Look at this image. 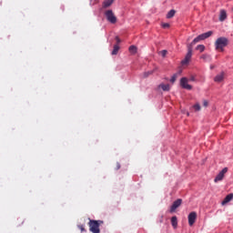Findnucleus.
Returning a JSON list of instances; mask_svg holds the SVG:
<instances>
[{
    "instance_id": "4",
    "label": "nucleus",
    "mask_w": 233,
    "mask_h": 233,
    "mask_svg": "<svg viewBox=\"0 0 233 233\" xmlns=\"http://www.w3.org/2000/svg\"><path fill=\"white\" fill-rule=\"evenodd\" d=\"M105 15L106 17V20L111 23V25H116L117 23V17H116V15H114V11L112 10H106L105 12Z\"/></svg>"
},
{
    "instance_id": "15",
    "label": "nucleus",
    "mask_w": 233,
    "mask_h": 233,
    "mask_svg": "<svg viewBox=\"0 0 233 233\" xmlns=\"http://www.w3.org/2000/svg\"><path fill=\"white\" fill-rule=\"evenodd\" d=\"M200 59H203L206 63H210V61H212V57H210L209 55H202Z\"/></svg>"
},
{
    "instance_id": "1",
    "label": "nucleus",
    "mask_w": 233,
    "mask_h": 233,
    "mask_svg": "<svg viewBox=\"0 0 233 233\" xmlns=\"http://www.w3.org/2000/svg\"><path fill=\"white\" fill-rule=\"evenodd\" d=\"M228 46V38L225 36L218 37L215 41V48L219 52H223V50H225V47Z\"/></svg>"
},
{
    "instance_id": "6",
    "label": "nucleus",
    "mask_w": 233,
    "mask_h": 233,
    "mask_svg": "<svg viewBox=\"0 0 233 233\" xmlns=\"http://www.w3.org/2000/svg\"><path fill=\"white\" fill-rule=\"evenodd\" d=\"M187 219H188L189 227H192L194 225V223H196V219H198V213H196V211H192L187 216Z\"/></svg>"
},
{
    "instance_id": "32",
    "label": "nucleus",
    "mask_w": 233,
    "mask_h": 233,
    "mask_svg": "<svg viewBox=\"0 0 233 233\" xmlns=\"http://www.w3.org/2000/svg\"><path fill=\"white\" fill-rule=\"evenodd\" d=\"M210 69H211V70L214 69V66H210Z\"/></svg>"
},
{
    "instance_id": "20",
    "label": "nucleus",
    "mask_w": 233,
    "mask_h": 233,
    "mask_svg": "<svg viewBox=\"0 0 233 233\" xmlns=\"http://www.w3.org/2000/svg\"><path fill=\"white\" fill-rule=\"evenodd\" d=\"M196 50H198L200 52H205V46L204 45H198L197 47H196Z\"/></svg>"
},
{
    "instance_id": "9",
    "label": "nucleus",
    "mask_w": 233,
    "mask_h": 233,
    "mask_svg": "<svg viewBox=\"0 0 233 233\" xmlns=\"http://www.w3.org/2000/svg\"><path fill=\"white\" fill-rule=\"evenodd\" d=\"M218 19L221 23L227 19V11L225 9L220 10Z\"/></svg>"
},
{
    "instance_id": "5",
    "label": "nucleus",
    "mask_w": 233,
    "mask_h": 233,
    "mask_svg": "<svg viewBox=\"0 0 233 233\" xmlns=\"http://www.w3.org/2000/svg\"><path fill=\"white\" fill-rule=\"evenodd\" d=\"M228 172V167H224L215 177L214 182L218 183L219 181H223V177H225V174Z\"/></svg>"
},
{
    "instance_id": "29",
    "label": "nucleus",
    "mask_w": 233,
    "mask_h": 233,
    "mask_svg": "<svg viewBox=\"0 0 233 233\" xmlns=\"http://www.w3.org/2000/svg\"><path fill=\"white\" fill-rule=\"evenodd\" d=\"M119 168H121V164H119V163H116V170H119Z\"/></svg>"
},
{
    "instance_id": "24",
    "label": "nucleus",
    "mask_w": 233,
    "mask_h": 233,
    "mask_svg": "<svg viewBox=\"0 0 233 233\" xmlns=\"http://www.w3.org/2000/svg\"><path fill=\"white\" fill-rule=\"evenodd\" d=\"M78 228L81 230V232H86V229H85V225H78Z\"/></svg>"
},
{
    "instance_id": "2",
    "label": "nucleus",
    "mask_w": 233,
    "mask_h": 233,
    "mask_svg": "<svg viewBox=\"0 0 233 233\" xmlns=\"http://www.w3.org/2000/svg\"><path fill=\"white\" fill-rule=\"evenodd\" d=\"M212 34H213L212 31H208L207 33H203L199 35L198 36L194 38V40L189 45H187V46H191V48H193L194 45L199 43V41H205V39H208V37H210Z\"/></svg>"
},
{
    "instance_id": "13",
    "label": "nucleus",
    "mask_w": 233,
    "mask_h": 233,
    "mask_svg": "<svg viewBox=\"0 0 233 233\" xmlns=\"http://www.w3.org/2000/svg\"><path fill=\"white\" fill-rule=\"evenodd\" d=\"M185 58H187L189 61H190V59H192V46H187V53Z\"/></svg>"
},
{
    "instance_id": "27",
    "label": "nucleus",
    "mask_w": 233,
    "mask_h": 233,
    "mask_svg": "<svg viewBox=\"0 0 233 233\" xmlns=\"http://www.w3.org/2000/svg\"><path fill=\"white\" fill-rule=\"evenodd\" d=\"M160 54H161L162 57H165L167 56V50H162L160 52Z\"/></svg>"
},
{
    "instance_id": "31",
    "label": "nucleus",
    "mask_w": 233,
    "mask_h": 233,
    "mask_svg": "<svg viewBox=\"0 0 233 233\" xmlns=\"http://www.w3.org/2000/svg\"><path fill=\"white\" fill-rule=\"evenodd\" d=\"M195 80H196V78L194 76L190 77V81H195Z\"/></svg>"
},
{
    "instance_id": "10",
    "label": "nucleus",
    "mask_w": 233,
    "mask_h": 233,
    "mask_svg": "<svg viewBox=\"0 0 233 233\" xmlns=\"http://www.w3.org/2000/svg\"><path fill=\"white\" fill-rule=\"evenodd\" d=\"M223 79H225V73H220L215 76L214 81L216 83H221Z\"/></svg>"
},
{
    "instance_id": "28",
    "label": "nucleus",
    "mask_w": 233,
    "mask_h": 233,
    "mask_svg": "<svg viewBox=\"0 0 233 233\" xmlns=\"http://www.w3.org/2000/svg\"><path fill=\"white\" fill-rule=\"evenodd\" d=\"M116 45H119V43H121V39L119 38V36H116Z\"/></svg>"
},
{
    "instance_id": "12",
    "label": "nucleus",
    "mask_w": 233,
    "mask_h": 233,
    "mask_svg": "<svg viewBox=\"0 0 233 233\" xmlns=\"http://www.w3.org/2000/svg\"><path fill=\"white\" fill-rule=\"evenodd\" d=\"M233 199V194L230 193L228 194L225 198L224 200L222 201V205H227V203H230V201H232Z\"/></svg>"
},
{
    "instance_id": "26",
    "label": "nucleus",
    "mask_w": 233,
    "mask_h": 233,
    "mask_svg": "<svg viewBox=\"0 0 233 233\" xmlns=\"http://www.w3.org/2000/svg\"><path fill=\"white\" fill-rule=\"evenodd\" d=\"M162 28H170V24L168 23L162 24Z\"/></svg>"
},
{
    "instance_id": "22",
    "label": "nucleus",
    "mask_w": 233,
    "mask_h": 233,
    "mask_svg": "<svg viewBox=\"0 0 233 233\" xmlns=\"http://www.w3.org/2000/svg\"><path fill=\"white\" fill-rule=\"evenodd\" d=\"M154 74V71H147L144 73V77H148V76H152Z\"/></svg>"
},
{
    "instance_id": "14",
    "label": "nucleus",
    "mask_w": 233,
    "mask_h": 233,
    "mask_svg": "<svg viewBox=\"0 0 233 233\" xmlns=\"http://www.w3.org/2000/svg\"><path fill=\"white\" fill-rule=\"evenodd\" d=\"M158 87L161 88L164 92H168V91H170V85H168V84H167V85H165V84H160V85L158 86Z\"/></svg>"
},
{
    "instance_id": "33",
    "label": "nucleus",
    "mask_w": 233,
    "mask_h": 233,
    "mask_svg": "<svg viewBox=\"0 0 233 233\" xmlns=\"http://www.w3.org/2000/svg\"><path fill=\"white\" fill-rule=\"evenodd\" d=\"M232 12H233V7H232Z\"/></svg>"
},
{
    "instance_id": "11",
    "label": "nucleus",
    "mask_w": 233,
    "mask_h": 233,
    "mask_svg": "<svg viewBox=\"0 0 233 233\" xmlns=\"http://www.w3.org/2000/svg\"><path fill=\"white\" fill-rule=\"evenodd\" d=\"M115 0H104L102 6L103 8H109V6H112L114 5Z\"/></svg>"
},
{
    "instance_id": "18",
    "label": "nucleus",
    "mask_w": 233,
    "mask_h": 233,
    "mask_svg": "<svg viewBox=\"0 0 233 233\" xmlns=\"http://www.w3.org/2000/svg\"><path fill=\"white\" fill-rule=\"evenodd\" d=\"M119 52V45H115L112 51V56H117V53Z\"/></svg>"
},
{
    "instance_id": "23",
    "label": "nucleus",
    "mask_w": 233,
    "mask_h": 233,
    "mask_svg": "<svg viewBox=\"0 0 233 233\" xmlns=\"http://www.w3.org/2000/svg\"><path fill=\"white\" fill-rule=\"evenodd\" d=\"M177 79V75H174L171 79H170V83H176V80Z\"/></svg>"
},
{
    "instance_id": "7",
    "label": "nucleus",
    "mask_w": 233,
    "mask_h": 233,
    "mask_svg": "<svg viewBox=\"0 0 233 233\" xmlns=\"http://www.w3.org/2000/svg\"><path fill=\"white\" fill-rule=\"evenodd\" d=\"M181 203H183V199H181V198H178L176 201H174L170 208L169 212H171V213L176 212V209L179 208V207H181Z\"/></svg>"
},
{
    "instance_id": "8",
    "label": "nucleus",
    "mask_w": 233,
    "mask_h": 233,
    "mask_svg": "<svg viewBox=\"0 0 233 233\" xmlns=\"http://www.w3.org/2000/svg\"><path fill=\"white\" fill-rule=\"evenodd\" d=\"M180 86H182V88H185L186 90H192V86L188 85V79H187V77L181 78Z\"/></svg>"
},
{
    "instance_id": "25",
    "label": "nucleus",
    "mask_w": 233,
    "mask_h": 233,
    "mask_svg": "<svg viewBox=\"0 0 233 233\" xmlns=\"http://www.w3.org/2000/svg\"><path fill=\"white\" fill-rule=\"evenodd\" d=\"M187 63H190V60L187 59V58H184L182 61H181V65H187Z\"/></svg>"
},
{
    "instance_id": "16",
    "label": "nucleus",
    "mask_w": 233,
    "mask_h": 233,
    "mask_svg": "<svg viewBox=\"0 0 233 233\" xmlns=\"http://www.w3.org/2000/svg\"><path fill=\"white\" fill-rule=\"evenodd\" d=\"M176 15V10L171 9L167 14V19H172Z\"/></svg>"
},
{
    "instance_id": "3",
    "label": "nucleus",
    "mask_w": 233,
    "mask_h": 233,
    "mask_svg": "<svg viewBox=\"0 0 233 233\" xmlns=\"http://www.w3.org/2000/svg\"><path fill=\"white\" fill-rule=\"evenodd\" d=\"M99 225H103L102 220H92L89 219L88 226H89V230L92 233H99L101 230L99 229Z\"/></svg>"
},
{
    "instance_id": "21",
    "label": "nucleus",
    "mask_w": 233,
    "mask_h": 233,
    "mask_svg": "<svg viewBox=\"0 0 233 233\" xmlns=\"http://www.w3.org/2000/svg\"><path fill=\"white\" fill-rule=\"evenodd\" d=\"M193 108H195L197 112H199V110H201V106H199V104H196L193 106Z\"/></svg>"
},
{
    "instance_id": "30",
    "label": "nucleus",
    "mask_w": 233,
    "mask_h": 233,
    "mask_svg": "<svg viewBox=\"0 0 233 233\" xmlns=\"http://www.w3.org/2000/svg\"><path fill=\"white\" fill-rule=\"evenodd\" d=\"M203 106H208V102L207 100H204Z\"/></svg>"
},
{
    "instance_id": "19",
    "label": "nucleus",
    "mask_w": 233,
    "mask_h": 233,
    "mask_svg": "<svg viewBox=\"0 0 233 233\" xmlns=\"http://www.w3.org/2000/svg\"><path fill=\"white\" fill-rule=\"evenodd\" d=\"M129 52L131 54H136L137 52V47H136V46H129Z\"/></svg>"
},
{
    "instance_id": "17",
    "label": "nucleus",
    "mask_w": 233,
    "mask_h": 233,
    "mask_svg": "<svg viewBox=\"0 0 233 233\" xmlns=\"http://www.w3.org/2000/svg\"><path fill=\"white\" fill-rule=\"evenodd\" d=\"M171 225L174 227V228H177V217L171 218Z\"/></svg>"
}]
</instances>
